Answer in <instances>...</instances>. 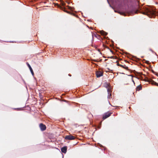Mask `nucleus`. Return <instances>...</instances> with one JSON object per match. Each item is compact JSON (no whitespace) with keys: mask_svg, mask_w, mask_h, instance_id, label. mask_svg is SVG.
Returning <instances> with one entry per match:
<instances>
[{"mask_svg":"<svg viewBox=\"0 0 158 158\" xmlns=\"http://www.w3.org/2000/svg\"><path fill=\"white\" fill-rule=\"evenodd\" d=\"M67 7L69 9H70V10L71 9L72 7H71L69 6H67Z\"/></svg>","mask_w":158,"mask_h":158,"instance_id":"13","label":"nucleus"},{"mask_svg":"<svg viewBox=\"0 0 158 158\" xmlns=\"http://www.w3.org/2000/svg\"><path fill=\"white\" fill-rule=\"evenodd\" d=\"M108 98L109 99L111 98H112L111 93H110L109 94H108Z\"/></svg>","mask_w":158,"mask_h":158,"instance_id":"12","label":"nucleus"},{"mask_svg":"<svg viewBox=\"0 0 158 158\" xmlns=\"http://www.w3.org/2000/svg\"><path fill=\"white\" fill-rule=\"evenodd\" d=\"M150 82L152 85H155L158 86V84L152 80H151Z\"/></svg>","mask_w":158,"mask_h":158,"instance_id":"9","label":"nucleus"},{"mask_svg":"<svg viewBox=\"0 0 158 158\" xmlns=\"http://www.w3.org/2000/svg\"><path fill=\"white\" fill-rule=\"evenodd\" d=\"M39 127L41 131H43L46 129V126L42 123H41L40 124Z\"/></svg>","mask_w":158,"mask_h":158,"instance_id":"3","label":"nucleus"},{"mask_svg":"<svg viewBox=\"0 0 158 158\" xmlns=\"http://www.w3.org/2000/svg\"><path fill=\"white\" fill-rule=\"evenodd\" d=\"M120 66H121V67H123V68L124 67H123V65H120Z\"/></svg>","mask_w":158,"mask_h":158,"instance_id":"18","label":"nucleus"},{"mask_svg":"<svg viewBox=\"0 0 158 158\" xmlns=\"http://www.w3.org/2000/svg\"><path fill=\"white\" fill-rule=\"evenodd\" d=\"M96 75L97 77H100L102 76L103 73L101 71H97L96 72Z\"/></svg>","mask_w":158,"mask_h":158,"instance_id":"5","label":"nucleus"},{"mask_svg":"<svg viewBox=\"0 0 158 158\" xmlns=\"http://www.w3.org/2000/svg\"><path fill=\"white\" fill-rule=\"evenodd\" d=\"M142 87L141 86H138L136 88V90L137 91H139L141 89Z\"/></svg>","mask_w":158,"mask_h":158,"instance_id":"11","label":"nucleus"},{"mask_svg":"<svg viewBox=\"0 0 158 158\" xmlns=\"http://www.w3.org/2000/svg\"><path fill=\"white\" fill-rule=\"evenodd\" d=\"M61 150L62 152L65 153L67 152V147L66 146L64 147L61 148Z\"/></svg>","mask_w":158,"mask_h":158,"instance_id":"6","label":"nucleus"},{"mask_svg":"<svg viewBox=\"0 0 158 158\" xmlns=\"http://www.w3.org/2000/svg\"><path fill=\"white\" fill-rule=\"evenodd\" d=\"M107 91L108 92V94H109L110 93H111V88L110 87H108L107 89Z\"/></svg>","mask_w":158,"mask_h":158,"instance_id":"10","label":"nucleus"},{"mask_svg":"<svg viewBox=\"0 0 158 158\" xmlns=\"http://www.w3.org/2000/svg\"><path fill=\"white\" fill-rule=\"evenodd\" d=\"M61 3H62V4L63 6H64V2H62Z\"/></svg>","mask_w":158,"mask_h":158,"instance_id":"16","label":"nucleus"},{"mask_svg":"<svg viewBox=\"0 0 158 158\" xmlns=\"http://www.w3.org/2000/svg\"><path fill=\"white\" fill-rule=\"evenodd\" d=\"M65 9L64 8H62V9L63 10H64V11H65V12H67V11L65 10ZM67 12V13H68V12Z\"/></svg>","mask_w":158,"mask_h":158,"instance_id":"14","label":"nucleus"},{"mask_svg":"<svg viewBox=\"0 0 158 158\" xmlns=\"http://www.w3.org/2000/svg\"><path fill=\"white\" fill-rule=\"evenodd\" d=\"M147 11V15H148L150 14L152 15H154L156 14V11L151 9H148Z\"/></svg>","mask_w":158,"mask_h":158,"instance_id":"1","label":"nucleus"},{"mask_svg":"<svg viewBox=\"0 0 158 158\" xmlns=\"http://www.w3.org/2000/svg\"><path fill=\"white\" fill-rule=\"evenodd\" d=\"M111 114L110 113H106L103 116V119H105L109 117Z\"/></svg>","mask_w":158,"mask_h":158,"instance_id":"4","label":"nucleus"},{"mask_svg":"<svg viewBox=\"0 0 158 158\" xmlns=\"http://www.w3.org/2000/svg\"><path fill=\"white\" fill-rule=\"evenodd\" d=\"M75 138V137L74 136L72 135H66L64 137L65 139L68 140H73Z\"/></svg>","mask_w":158,"mask_h":158,"instance_id":"2","label":"nucleus"},{"mask_svg":"<svg viewBox=\"0 0 158 158\" xmlns=\"http://www.w3.org/2000/svg\"><path fill=\"white\" fill-rule=\"evenodd\" d=\"M119 13L121 15H123L124 14L123 12H119Z\"/></svg>","mask_w":158,"mask_h":158,"instance_id":"15","label":"nucleus"},{"mask_svg":"<svg viewBox=\"0 0 158 158\" xmlns=\"http://www.w3.org/2000/svg\"><path fill=\"white\" fill-rule=\"evenodd\" d=\"M16 109L17 110H21V108H17V109Z\"/></svg>","mask_w":158,"mask_h":158,"instance_id":"17","label":"nucleus"},{"mask_svg":"<svg viewBox=\"0 0 158 158\" xmlns=\"http://www.w3.org/2000/svg\"><path fill=\"white\" fill-rule=\"evenodd\" d=\"M27 64L28 66V67L30 69V70L31 73L33 75V74H34V73H33V70L31 68V66L28 63H27Z\"/></svg>","mask_w":158,"mask_h":158,"instance_id":"8","label":"nucleus"},{"mask_svg":"<svg viewBox=\"0 0 158 158\" xmlns=\"http://www.w3.org/2000/svg\"><path fill=\"white\" fill-rule=\"evenodd\" d=\"M63 101H64V102H67V101H66V100H63Z\"/></svg>","mask_w":158,"mask_h":158,"instance_id":"19","label":"nucleus"},{"mask_svg":"<svg viewBox=\"0 0 158 158\" xmlns=\"http://www.w3.org/2000/svg\"><path fill=\"white\" fill-rule=\"evenodd\" d=\"M100 33L102 35L105 36L107 35V33L103 31H100Z\"/></svg>","mask_w":158,"mask_h":158,"instance_id":"7","label":"nucleus"}]
</instances>
